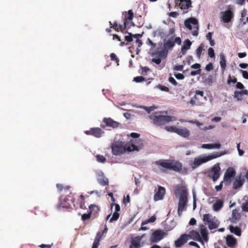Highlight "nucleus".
I'll return each mask as SVG.
<instances>
[{"instance_id":"obj_50","label":"nucleus","mask_w":248,"mask_h":248,"mask_svg":"<svg viewBox=\"0 0 248 248\" xmlns=\"http://www.w3.org/2000/svg\"><path fill=\"white\" fill-rule=\"evenodd\" d=\"M103 234H104L103 232H102V231L98 232L96 234L95 239L100 241Z\"/></svg>"},{"instance_id":"obj_29","label":"nucleus","mask_w":248,"mask_h":248,"mask_svg":"<svg viewBox=\"0 0 248 248\" xmlns=\"http://www.w3.org/2000/svg\"><path fill=\"white\" fill-rule=\"evenodd\" d=\"M226 243L228 247L232 248L236 245V240L232 235H228L226 237Z\"/></svg>"},{"instance_id":"obj_13","label":"nucleus","mask_w":248,"mask_h":248,"mask_svg":"<svg viewBox=\"0 0 248 248\" xmlns=\"http://www.w3.org/2000/svg\"><path fill=\"white\" fill-rule=\"evenodd\" d=\"M177 4L180 8L183 10L185 13L188 12V9L191 6V1L190 0H175Z\"/></svg>"},{"instance_id":"obj_4","label":"nucleus","mask_w":248,"mask_h":248,"mask_svg":"<svg viewBox=\"0 0 248 248\" xmlns=\"http://www.w3.org/2000/svg\"><path fill=\"white\" fill-rule=\"evenodd\" d=\"M155 164L163 168L180 172L182 170V164L178 161L170 159H160L155 162Z\"/></svg>"},{"instance_id":"obj_51","label":"nucleus","mask_w":248,"mask_h":248,"mask_svg":"<svg viewBox=\"0 0 248 248\" xmlns=\"http://www.w3.org/2000/svg\"><path fill=\"white\" fill-rule=\"evenodd\" d=\"M213 68H214V66H213V64L211 62L209 63L208 64L206 65V66L205 67V69L207 71H210L212 70L213 69Z\"/></svg>"},{"instance_id":"obj_25","label":"nucleus","mask_w":248,"mask_h":248,"mask_svg":"<svg viewBox=\"0 0 248 248\" xmlns=\"http://www.w3.org/2000/svg\"><path fill=\"white\" fill-rule=\"evenodd\" d=\"M240 214L236 209H235L232 212V217L230 218V220L232 223H236L240 219Z\"/></svg>"},{"instance_id":"obj_60","label":"nucleus","mask_w":248,"mask_h":248,"mask_svg":"<svg viewBox=\"0 0 248 248\" xmlns=\"http://www.w3.org/2000/svg\"><path fill=\"white\" fill-rule=\"evenodd\" d=\"M203 92L201 91H196L195 92V98H197V96L200 95L201 97L203 96Z\"/></svg>"},{"instance_id":"obj_1","label":"nucleus","mask_w":248,"mask_h":248,"mask_svg":"<svg viewBox=\"0 0 248 248\" xmlns=\"http://www.w3.org/2000/svg\"><path fill=\"white\" fill-rule=\"evenodd\" d=\"M175 193L179 196L178 215L181 216L182 212L186 210L188 197L187 189L185 186H178L175 190Z\"/></svg>"},{"instance_id":"obj_46","label":"nucleus","mask_w":248,"mask_h":248,"mask_svg":"<svg viewBox=\"0 0 248 248\" xmlns=\"http://www.w3.org/2000/svg\"><path fill=\"white\" fill-rule=\"evenodd\" d=\"M109 24L111 27L115 29V31H118V27H119V24H118L117 22L116 21L114 22L113 24L111 23V21L109 22Z\"/></svg>"},{"instance_id":"obj_41","label":"nucleus","mask_w":248,"mask_h":248,"mask_svg":"<svg viewBox=\"0 0 248 248\" xmlns=\"http://www.w3.org/2000/svg\"><path fill=\"white\" fill-rule=\"evenodd\" d=\"M128 35L124 36V40L128 43L133 41V34L131 33L128 32Z\"/></svg>"},{"instance_id":"obj_58","label":"nucleus","mask_w":248,"mask_h":248,"mask_svg":"<svg viewBox=\"0 0 248 248\" xmlns=\"http://www.w3.org/2000/svg\"><path fill=\"white\" fill-rule=\"evenodd\" d=\"M183 65H175L173 67L174 70L182 71L183 69Z\"/></svg>"},{"instance_id":"obj_62","label":"nucleus","mask_w":248,"mask_h":248,"mask_svg":"<svg viewBox=\"0 0 248 248\" xmlns=\"http://www.w3.org/2000/svg\"><path fill=\"white\" fill-rule=\"evenodd\" d=\"M175 77L178 79H183L185 78L184 76L182 74H181V73L175 74Z\"/></svg>"},{"instance_id":"obj_6","label":"nucleus","mask_w":248,"mask_h":248,"mask_svg":"<svg viewBox=\"0 0 248 248\" xmlns=\"http://www.w3.org/2000/svg\"><path fill=\"white\" fill-rule=\"evenodd\" d=\"M203 221L205 225H208L210 230L217 228L220 224V222L215 217H213L209 214L203 215Z\"/></svg>"},{"instance_id":"obj_49","label":"nucleus","mask_w":248,"mask_h":248,"mask_svg":"<svg viewBox=\"0 0 248 248\" xmlns=\"http://www.w3.org/2000/svg\"><path fill=\"white\" fill-rule=\"evenodd\" d=\"M157 87L163 91H165V92H168L169 91V88L167 87H166L165 86H163V85L159 84L157 85Z\"/></svg>"},{"instance_id":"obj_24","label":"nucleus","mask_w":248,"mask_h":248,"mask_svg":"<svg viewBox=\"0 0 248 248\" xmlns=\"http://www.w3.org/2000/svg\"><path fill=\"white\" fill-rule=\"evenodd\" d=\"M141 237L139 236L132 238L131 241V245L130 246V248H140L141 247Z\"/></svg>"},{"instance_id":"obj_40","label":"nucleus","mask_w":248,"mask_h":248,"mask_svg":"<svg viewBox=\"0 0 248 248\" xmlns=\"http://www.w3.org/2000/svg\"><path fill=\"white\" fill-rule=\"evenodd\" d=\"M97 161L99 162L104 163L106 161V158L102 155H97L96 156Z\"/></svg>"},{"instance_id":"obj_20","label":"nucleus","mask_w":248,"mask_h":248,"mask_svg":"<svg viewBox=\"0 0 248 248\" xmlns=\"http://www.w3.org/2000/svg\"><path fill=\"white\" fill-rule=\"evenodd\" d=\"M103 122L106 124V126L110 127L113 128H117L119 123L118 122L114 121L110 118H104Z\"/></svg>"},{"instance_id":"obj_48","label":"nucleus","mask_w":248,"mask_h":248,"mask_svg":"<svg viewBox=\"0 0 248 248\" xmlns=\"http://www.w3.org/2000/svg\"><path fill=\"white\" fill-rule=\"evenodd\" d=\"M208 54L210 58H213L215 57V52L213 48H209L208 50Z\"/></svg>"},{"instance_id":"obj_34","label":"nucleus","mask_w":248,"mask_h":248,"mask_svg":"<svg viewBox=\"0 0 248 248\" xmlns=\"http://www.w3.org/2000/svg\"><path fill=\"white\" fill-rule=\"evenodd\" d=\"M168 50L164 47L162 50L156 52V54L161 59V58H166L168 55Z\"/></svg>"},{"instance_id":"obj_21","label":"nucleus","mask_w":248,"mask_h":248,"mask_svg":"<svg viewBox=\"0 0 248 248\" xmlns=\"http://www.w3.org/2000/svg\"><path fill=\"white\" fill-rule=\"evenodd\" d=\"M176 133L185 138H187L190 136L189 130L185 127H177Z\"/></svg>"},{"instance_id":"obj_17","label":"nucleus","mask_w":248,"mask_h":248,"mask_svg":"<svg viewBox=\"0 0 248 248\" xmlns=\"http://www.w3.org/2000/svg\"><path fill=\"white\" fill-rule=\"evenodd\" d=\"M233 17V13L230 10L221 13V18L224 22H229Z\"/></svg>"},{"instance_id":"obj_16","label":"nucleus","mask_w":248,"mask_h":248,"mask_svg":"<svg viewBox=\"0 0 248 248\" xmlns=\"http://www.w3.org/2000/svg\"><path fill=\"white\" fill-rule=\"evenodd\" d=\"M245 182V179L241 175L236 176L233 182L232 187L234 189H237L242 186Z\"/></svg>"},{"instance_id":"obj_59","label":"nucleus","mask_w":248,"mask_h":248,"mask_svg":"<svg viewBox=\"0 0 248 248\" xmlns=\"http://www.w3.org/2000/svg\"><path fill=\"white\" fill-rule=\"evenodd\" d=\"M240 143H238L237 144V149L239 155L240 156H242L244 154V152L240 148Z\"/></svg>"},{"instance_id":"obj_8","label":"nucleus","mask_w":248,"mask_h":248,"mask_svg":"<svg viewBox=\"0 0 248 248\" xmlns=\"http://www.w3.org/2000/svg\"><path fill=\"white\" fill-rule=\"evenodd\" d=\"M182 41L180 37H173V36H170L167 41L164 42L163 47L169 50L171 49L175 44L180 45Z\"/></svg>"},{"instance_id":"obj_54","label":"nucleus","mask_w":248,"mask_h":248,"mask_svg":"<svg viewBox=\"0 0 248 248\" xmlns=\"http://www.w3.org/2000/svg\"><path fill=\"white\" fill-rule=\"evenodd\" d=\"M202 148L211 149H212V144H203L202 146Z\"/></svg>"},{"instance_id":"obj_12","label":"nucleus","mask_w":248,"mask_h":248,"mask_svg":"<svg viewBox=\"0 0 248 248\" xmlns=\"http://www.w3.org/2000/svg\"><path fill=\"white\" fill-rule=\"evenodd\" d=\"M85 133L88 135H92L95 138H99L104 133V131L99 127L91 128L89 130L85 132Z\"/></svg>"},{"instance_id":"obj_7","label":"nucleus","mask_w":248,"mask_h":248,"mask_svg":"<svg viewBox=\"0 0 248 248\" xmlns=\"http://www.w3.org/2000/svg\"><path fill=\"white\" fill-rule=\"evenodd\" d=\"M185 25L190 30H192V25H193L194 30L192 32V35L196 36L198 35V22L196 18L193 17L188 18L185 21Z\"/></svg>"},{"instance_id":"obj_53","label":"nucleus","mask_w":248,"mask_h":248,"mask_svg":"<svg viewBox=\"0 0 248 248\" xmlns=\"http://www.w3.org/2000/svg\"><path fill=\"white\" fill-rule=\"evenodd\" d=\"M110 57L112 61H115L117 63L119 62V59L117 58V57L114 53H111L110 55Z\"/></svg>"},{"instance_id":"obj_42","label":"nucleus","mask_w":248,"mask_h":248,"mask_svg":"<svg viewBox=\"0 0 248 248\" xmlns=\"http://www.w3.org/2000/svg\"><path fill=\"white\" fill-rule=\"evenodd\" d=\"M145 80V78L142 76H138L134 78L133 81L136 82H141Z\"/></svg>"},{"instance_id":"obj_56","label":"nucleus","mask_w":248,"mask_h":248,"mask_svg":"<svg viewBox=\"0 0 248 248\" xmlns=\"http://www.w3.org/2000/svg\"><path fill=\"white\" fill-rule=\"evenodd\" d=\"M99 240L95 239L92 248H98V247L99 245Z\"/></svg>"},{"instance_id":"obj_27","label":"nucleus","mask_w":248,"mask_h":248,"mask_svg":"<svg viewBox=\"0 0 248 248\" xmlns=\"http://www.w3.org/2000/svg\"><path fill=\"white\" fill-rule=\"evenodd\" d=\"M89 213L91 215H93L94 217H97V215L100 211V209L98 206L95 204H91L89 207Z\"/></svg>"},{"instance_id":"obj_38","label":"nucleus","mask_w":248,"mask_h":248,"mask_svg":"<svg viewBox=\"0 0 248 248\" xmlns=\"http://www.w3.org/2000/svg\"><path fill=\"white\" fill-rule=\"evenodd\" d=\"M165 129L169 132H174L176 133L177 127L174 126H167L165 127Z\"/></svg>"},{"instance_id":"obj_43","label":"nucleus","mask_w":248,"mask_h":248,"mask_svg":"<svg viewBox=\"0 0 248 248\" xmlns=\"http://www.w3.org/2000/svg\"><path fill=\"white\" fill-rule=\"evenodd\" d=\"M156 220V217L155 216L151 217L149 219L147 220L145 222L142 223V225L146 224L148 223H153Z\"/></svg>"},{"instance_id":"obj_10","label":"nucleus","mask_w":248,"mask_h":248,"mask_svg":"<svg viewBox=\"0 0 248 248\" xmlns=\"http://www.w3.org/2000/svg\"><path fill=\"white\" fill-rule=\"evenodd\" d=\"M220 170L219 164H216L209 170L208 176L214 182L216 181L219 177Z\"/></svg>"},{"instance_id":"obj_11","label":"nucleus","mask_w":248,"mask_h":248,"mask_svg":"<svg viewBox=\"0 0 248 248\" xmlns=\"http://www.w3.org/2000/svg\"><path fill=\"white\" fill-rule=\"evenodd\" d=\"M60 206H61L62 208H69L72 204L74 205L75 199L72 195H69L67 197L64 198L63 200L61 199H60Z\"/></svg>"},{"instance_id":"obj_26","label":"nucleus","mask_w":248,"mask_h":248,"mask_svg":"<svg viewBox=\"0 0 248 248\" xmlns=\"http://www.w3.org/2000/svg\"><path fill=\"white\" fill-rule=\"evenodd\" d=\"M202 239L207 242L208 240V234L206 228L203 225H200Z\"/></svg>"},{"instance_id":"obj_32","label":"nucleus","mask_w":248,"mask_h":248,"mask_svg":"<svg viewBox=\"0 0 248 248\" xmlns=\"http://www.w3.org/2000/svg\"><path fill=\"white\" fill-rule=\"evenodd\" d=\"M56 187L60 192H61L62 190H64V191H68L71 188V186H63L61 184H57Z\"/></svg>"},{"instance_id":"obj_30","label":"nucleus","mask_w":248,"mask_h":248,"mask_svg":"<svg viewBox=\"0 0 248 248\" xmlns=\"http://www.w3.org/2000/svg\"><path fill=\"white\" fill-rule=\"evenodd\" d=\"M223 206V202L218 200L213 205V209L215 211H219Z\"/></svg>"},{"instance_id":"obj_55","label":"nucleus","mask_w":248,"mask_h":248,"mask_svg":"<svg viewBox=\"0 0 248 248\" xmlns=\"http://www.w3.org/2000/svg\"><path fill=\"white\" fill-rule=\"evenodd\" d=\"M169 81L170 83H171L174 86H176L177 85V81L175 80V79L173 77H170L169 78Z\"/></svg>"},{"instance_id":"obj_23","label":"nucleus","mask_w":248,"mask_h":248,"mask_svg":"<svg viewBox=\"0 0 248 248\" xmlns=\"http://www.w3.org/2000/svg\"><path fill=\"white\" fill-rule=\"evenodd\" d=\"M188 235L189 236V238H190L194 240L198 241L200 242H203L202 237L199 232L195 230L191 231Z\"/></svg>"},{"instance_id":"obj_14","label":"nucleus","mask_w":248,"mask_h":248,"mask_svg":"<svg viewBox=\"0 0 248 248\" xmlns=\"http://www.w3.org/2000/svg\"><path fill=\"white\" fill-rule=\"evenodd\" d=\"M165 233L160 230L155 231L151 236V241L153 242H157L161 240L164 236Z\"/></svg>"},{"instance_id":"obj_22","label":"nucleus","mask_w":248,"mask_h":248,"mask_svg":"<svg viewBox=\"0 0 248 248\" xmlns=\"http://www.w3.org/2000/svg\"><path fill=\"white\" fill-rule=\"evenodd\" d=\"M191 124H195L199 128L203 131H206L209 129H213L215 127L214 125H210L208 126L203 127V124L197 120H191L189 122Z\"/></svg>"},{"instance_id":"obj_57","label":"nucleus","mask_w":248,"mask_h":248,"mask_svg":"<svg viewBox=\"0 0 248 248\" xmlns=\"http://www.w3.org/2000/svg\"><path fill=\"white\" fill-rule=\"evenodd\" d=\"M126 28V24H124V26L119 25L118 27V31L120 30L121 32H124Z\"/></svg>"},{"instance_id":"obj_47","label":"nucleus","mask_w":248,"mask_h":248,"mask_svg":"<svg viewBox=\"0 0 248 248\" xmlns=\"http://www.w3.org/2000/svg\"><path fill=\"white\" fill-rule=\"evenodd\" d=\"M235 83L237 82V79L235 78H234L233 79L232 78V77L231 75L229 76L228 80H227V83L228 84H230L231 83Z\"/></svg>"},{"instance_id":"obj_64","label":"nucleus","mask_w":248,"mask_h":248,"mask_svg":"<svg viewBox=\"0 0 248 248\" xmlns=\"http://www.w3.org/2000/svg\"><path fill=\"white\" fill-rule=\"evenodd\" d=\"M243 77L246 79H248V72L247 71L241 70Z\"/></svg>"},{"instance_id":"obj_18","label":"nucleus","mask_w":248,"mask_h":248,"mask_svg":"<svg viewBox=\"0 0 248 248\" xmlns=\"http://www.w3.org/2000/svg\"><path fill=\"white\" fill-rule=\"evenodd\" d=\"M165 192L166 190L165 187L161 186H158V190L154 195V200L155 201H157L163 200L165 194Z\"/></svg>"},{"instance_id":"obj_39","label":"nucleus","mask_w":248,"mask_h":248,"mask_svg":"<svg viewBox=\"0 0 248 248\" xmlns=\"http://www.w3.org/2000/svg\"><path fill=\"white\" fill-rule=\"evenodd\" d=\"M234 97L238 100H242V94L241 91H235L234 93Z\"/></svg>"},{"instance_id":"obj_52","label":"nucleus","mask_w":248,"mask_h":248,"mask_svg":"<svg viewBox=\"0 0 248 248\" xmlns=\"http://www.w3.org/2000/svg\"><path fill=\"white\" fill-rule=\"evenodd\" d=\"M152 62L157 65H159L161 62V59L159 57L157 58H153L152 59Z\"/></svg>"},{"instance_id":"obj_28","label":"nucleus","mask_w":248,"mask_h":248,"mask_svg":"<svg viewBox=\"0 0 248 248\" xmlns=\"http://www.w3.org/2000/svg\"><path fill=\"white\" fill-rule=\"evenodd\" d=\"M125 16L124 18V24H126L127 22L131 21L133 19L134 13L132 10H129L127 12H125Z\"/></svg>"},{"instance_id":"obj_9","label":"nucleus","mask_w":248,"mask_h":248,"mask_svg":"<svg viewBox=\"0 0 248 248\" xmlns=\"http://www.w3.org/2000/svg\"><path fill=\"white\" fill-rule=\"evenodd\" d=\"M236 175V171L232 167L228 168L224 175L223 180L226 185H230Z\"/></svg>"},{"instance_id":"obj_45","label":"nucleus","mask_w":248,"mask_h":248,"mask_svg":"<svg viewBox=\"0 0 248 248\" xmlns=\"http://www.w3.org/2000/svg\"><path fill=\"white\" fill-rule=\"evenodd\" d=\"M91 217V214L89 212L88 214H84L81 216V219L83 221L89 219Z\"/></svg>"},{"instance_id":"obj_44","label":"nucleus","mask_w":248,"mask_h":248,"mask_svg":"<svg viewBox=\"0 0 248 248\" xmlns=\"http://www.w3.org/2000/svg\"><path fill=\"white\" fill-rule=\"evenodd\" d=\"M119 217V214L118 212H115L111 218L110 219V222H112L113 221L116 220L118 219Z\"/></svg>"},{"instance_id":"obj_2","label":"nucleus","mask_w":248,"mask_h":248,"mask_svg":"<svg viewBox=\"0 0 248 248\" xmlns=\"http://www.w3.org/2000/svg\"><path fill=\"white\" fill-rule=\"evenodd\" d=\"M112 153L115 155H120L126 151L131 152L138 150L137 146L132 142L131 145H128L127 143L117 141L113 143L111 145Z\"/></svg>"},{"instance_id":"obj_36","label":"nucleus","mask_w":248,"mask_h":248,"mask_svg":"<svg viewBox=\"0 0 248 248\" xmlns=\"http://www.w3.org/2000/svg\"><path fill=\"white\" fill-rule=\"evenodd\" d=\"M191 44L192 43L189 40H186V41H184V45L182 46L183 47V49H185V51H187L188 49L190 48Z\"/></svg>"},{"instance_id":"obj_5","label":"nucleus","mask_w":248,"mask_h":248,"mask_svg":"<svg viewBox=\"0 0 248 248\" xmlns=\"http://www.w3.org/2000/svg\"><path fill=\"white\" fill-rule=\"evenodd\" d=\"M225 154V153L222 152H214L210 155L195 158L192 164L191 165L193 169H195L201 164L207 162L211 160L220 157Z\"/></svg>"},{"instance_id":"obj_33","label":"nucleus","mask_w":248,"mask_h":248,"mask_svg":"<svg viewBox=\"0 0 248 248\" xmlns=\"http://www.w3.org/2000/svg\"><path fill=\"white\" fill-rule=\"evenodd\" d=\"M220 66L221 67V69L223 71H224L226 67V61L225 60V56L224 54H221L220 55Z\"/></svg>"},{"instance_id":"obj_15","label":"nucleus","mask_w":248,"mask_h":248,"mask_svg":"<svg viewBox=\"0 0 248 248\" xmlns=\"http://www.w3.org/2000/svg\"><path fill=\"white\" fill-rule=\"evenodd\" d=\"M189 236L187 234H182L178 239L175 241V246L177 248L181 247L187 242Z\"/></svg>"},{"instance_id":"obj_35","label":"nucleus","mask_w":248,"mask_h":248,"mask_svg":"<svg viewBox=\"0 0 248 248\" xmlns=\"http://www.w3.org/2000/svg\"><path fill=\"white\" fill-rule=\"evenodd\" d=\"M132 142L137 146L138 148V151H139V149L141 148V146H142V143L141 140L140 139H135L133 140H130L131 144L130 145L132 144Z\"/></svg>"},{"instance_id":"obj_63","label":"nucleus","mask_w":248,"mask_h":248,"mask_svg":"<svg viewBox=\"0 0 248 248\" xmlns=\"http://www.w3.org/2000/svg\"><path fill=\"white\" fill-rule=\"evenodd\" d=\"M242 209L245 212H248V202L244 204L242 206Z\"/></svg>"},{"instance_id":"obj_31","label":"nucleus","mask_w":248,"mask_h":248,"mask_svg":"<svg viewBox=\"0 0 248 248\" xmlns=\"http://www.w3.org/2000/svg\"><path fill=\"white\" fill-rule=\"evenodd\" d=\"M230 230L231 232L234 233L237 236L241 235V229L238 227H234L232 225L230 226Z\"/></svg>"},{"instance_id":"obj_3","label":"nucleus","mask_w":248,"mask_h":248,"mask_svg":"<svg viewBox=\"0 0 248 248\" xmlns=\"http://www.w3.org/2000/svg\"><path fill=\"white\" fill-rule=\"evenodd\" d=\"M149 118L152 120V123L157 126L165 125L170 122L175 120L173 116L163 115L160 112H155L152 113Z\"/></svg>"},{"instance_id":"obj_37","label":"nucleus","mask_w":248,"mask_h":248,"mask_svg":"<svg viewBox=\"0 0 248 248\" xmlns=\"http://www.w3.org/2000/svg\"><path fill=\"white\" fill-rule=\"evenodd\" d=\"M203 45L202 44L196 50V55L197 57L199 59L201 57L202 53L203 50Z\"/></svg>"},{"instance_id":"obj_61","label":"nucleus","mask_w":248,"mask_h":248,"mask_svg":"<svg viewBox=\"0 0 248 248\" xmlns=\"http://www.w3.org/2000/svg\"><path fill=\"white\" fill-rule=\"evenodd\" d=\"M201 73V69H198L196 71L191 72L190 75L191 76H195L196 75L200 74Z\"/></svg>"},{"instance_id":"obj_19","label":"nucleus","mask_w":248,"mask_h":248,"mask_svg":"<svg viewBox=\"0 0 248 248\" xmlns=\"http://www.w3.org/2000/svg\"><path fill=\"white\" fill-rule=\"evenodd\" d=\"M97 180L98 183L102 186H106L108 185V180L105 177L102 172L97 174Z\"/></svg>"}]
</instances>
